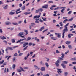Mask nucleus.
<instances>
[{"mask_svg":"<svg viewBox=\"0 0 76 76\" xmlns=\"http://www.w3.org/2000/svg\"><path fill=\"white\" fill-rule=\"evenodd\" d=\"M68 31V28H66L64 27V29L62 31V38H64V34L66 32H67Z\"/></svg>","mask_w":76,"mask_h":76,"instance_id":"1","label":"nucleus"},{"mask_svg":"<svg viewBox=\"0 0 76 76\" xmlns=\"http://www.w3.org/2000/svg\"><path fill=\"white\" fill-rule=\"evenodd\" d=\"M60 60L59 59H58L56 61V63H55V65L56 66V67H59V64L60 63Z\"/></svg>","mask_w":76,"mask_h":76,"instance_id":"2","label":"nucleus"},{"mask_svg":"<svg viewBox=\"0 0 76 76\" xmlns=\"http://www.w3.org/2000/svg\"><path fill=\"white\" fill-rule=\"evenodd\" d=\"M20 69H20H18L17 72H18L19 73H20L21 72V71H22V72H25V70H23V68H22V67H20Z\"/></svg>","mask_w":76,"mask_h":76,"instance_id":"3","label":"nucleus"},{"mask_svg":"<svg viewBox=\"0 0 76 76\" xmlns=\"http://www.w3.org/2000/svg\"><path fill=\"white\" fill-rule=\"evenodd\" d=\"M25 34V33L24 32H20L19 33V34H18V37H20V36H22V35H24Z\"/></svg>","mask_w":76,"mask_h":76,"instance_id":"4","label":"nucleus"},{"mask_svg":"<svg viewBox=\"0 0 76 76\" xmlns=\"http://www.w3.org/2000/svg\"><path fill=\"white\" fill-rule=\"evenodd\" d=\"M24 43L23 44V48L25 47L27 45H28V43L26 42H24Z\"/></svg>","mask_w":76,"mask_h":76,"instance_id":"5","label":"nucleus"},{"mask_svg":"<svg viewBox=\"0 0 76 76\" xmlns=\"http://www.w3.org/2000/svg\"><path fill=\"white\" fill-rule=\"evenodd\" d=\"M57 70H58L57 71L58 73V74L59 75H60V73H61L63 72L61 71V69H59L58 68H57Z\"/></svg>","mask_w":76,"mask_h":76,"instance_id":"6","label":"nucleus"},{"mask_svg":"<svg viewBox=\"0 0 76 76\" xmlns=\"http://www.w3.org/2000/svg\"><path fill=\"white\" fill-rule=\"evenodd\" d=\"M5 24L6 25H11L12 23L9 21H6L5 23Z\"/></svg>","mask_w":76,"mask_h":76,"instance_id":"7","label":"nucleus"},{"mask_svg":"<svg viewBox=\"0 0 76 76\" xmlns=\"http://www.w3.org/2000/svg\"><path fill=\"white\" fill-rule=\"evenodd\" d=\"M39 18H38L37 19H36L35 20V23H39Z\"/></svg>","mask_w":76,"mask_h":76,"instance_id":"8","label":"nucleus"},{"mask_svg":"<svg viewBox=\"0 0 76 76\" xmlns=\"http://www.w3.org/2000/svg\"><path fill=\"white\" fill-rule=\"evenodd\" d=\"M60 9H63L61 10V13H64V12L63 11H64V10H65V9H66V7H60Z\"/></svg>","mask_w":76,"mask_h":76,"instance_id":"9","label":"nucleus"},{"mask_svg":"<svg viewBox=\"0 0 76 76\" xmlns=\"http://www.w3.org/2000/svg\"><path fill=\"white\" fill-rule=\"evenodd\" d=\"M48 5H45L44 6H42V8H43V9H48Z\"/></svg>","mask_w":76,"mask_h":76,"instance_id":"10","label":"nucleus"},{"mask_svg":"<svg viewBox=\"0 0 76 76\" xmlns=\"http://www.w3.org/2000/svg\"><path fill=\"white\" fill-rule=\"evenodd\" d=\"M40 16H41L40 15H36L33 17V19H35V18H36V19H37L38 18H39L40 17Z\"/></svg>","mask_w":76,"mask_h":76,"instance_id":"11","label":"nucleus"},{"mask_svg":"<svg viewBox=\"0 0 76 76\" xmlns=\"http://www.w3.org/2000/svg\"><path fill=\"white\" fill-rule=\"evenodd\" d=\"M61 65L63 69H65V68H66V65L64 64H62Z\"/></svg>","mask_w":76,"mask_h":76,"instance_id":"12","label":"nucleus"},{"mask_svg":"<svg viewBox=\"0 0 76 76\" xmlns=\"http://www.w3.org/2000/svg\"><path fill=\"white\" fill-rule=\"evenodd\" d=\"M34 39L35 40V41H37V42H39V39H38L37 38V37H34Z\"/></svg>","mask_w":76,"mask_h":76,"instance_id":"13","label":"nucleus"},{"mask_svg":"<svg viewBox=\"0 0 76 76\" xmlns=\"http://www.w3.org/2000/svg\"><path fill=\"white\" fill-rule=\"evenodd\" d=\"M0 38L1 39H2V40H4V39H6V38L4 37V36H3L2 37L0 36Z\"/></svg>","mask_w":76,"mask_h":76,"instance_id":"14","label":"nucleus"},{"mask_svg":"<svg viewBox=\"0 0 76 76\" xmlns=\"http://www.w3.org/2000/svg\"><path fill=\"white\" fill-rule=\"evenodd\" d=\"M40 70L42 72H43V71H45V67H41Z\"/></svg>","mask_w":76,"mask_h":76,"instance_id":"15","label":"nucleus"},{"mask_svg":"<svg viewBox=\"0 0 76 76\" xmlns=\"http://www.w3.org/2000/svg\"><path fill=\"white\" fill-rule=\"evenodd\" d=\"M45 29L44 26H43L42 27H41L39 29V31H42V30H44Z\"/></svg>","mask_w":76,"mask_h":76,"instance_id":"16","label":"nucleus"},{"mask_svg":"<svg viewBox=\"0 0 76 76\" xmlns=\"http://www.w3.org/2000/svg\"><path fill=\"white\" fill-rule=\"evenodd\" d=\"M72 61H76V57H75L70 59Z\"/></svg>","mask_w":76,"mask_h":76,"instance_id":"17","label":"nucleus"},{"mask_svg":"<svg viewBox=\"0 0 76 76\" xmlns=\"http://www.w3.org/2000/svg\"><path fill=\"white\" fill-rule=\"evenodd\" d=\"M71 36H73V34H70L68 35V38H71Z\"/></svg>","mask_w":76,"mask_h":76,"instance_id":"18","label":"nucleus"},{"mask_svg":"<svg viewBox=\"0 0 76 76\" xmlns=\"http://www.w3.org/2000/svg\"><path fill=\"white\" fill-rule=\"evenodd\" d=\"M7 48H8V49H9V50H11V51L13 50V49L12 48V47H7Z\"/></svg>","mask_w":76,"mask_h":76,"instance_id":"19","label":"nucleus"},{"mask_svg":"<svg viewBox=\"0 0 76 76\" xmlns=\"http://www.w3.org/2000/svg\"><path fill=\"white\" fill-rule=\"evenodd\" d=\"M34 67H35L36 69H38L39 70V68H38V67L37 66L35 65H34Z\"/></svg>","mask_w":76,"mask_h":76,"instance_id":"20","label":"nucleus"},{"mask_svg":"<svg viewBox=\"0 0 76 76\" xmlns=\"http://www.w3.org/2000/svg\"><path fill=\"white\" fill-rule=\"evenodd\" d=\"M68 47L69 49H72V48H72V45H68Z\"/></svg>","mask_w":76,"mask_h":76,"instance_id":"21","label":"nucleus"},{"mask_svg":"<svg viewBox=\"0 0 76 76\" xmlns=\"http://www.w3.org/2000/svg\"><path fill=\"white\" fill-rule=\"evenodd\" d=\"M62 62L63 63V64H67V63H68V61H62Z\"/></svg>","mask_w":76,"mask_h":76,"instance_id":"22","label":"nucleus"},{"mask_svg":"<svg viewBox=\"0 0 76 76\" xmlns=\"http://www.w3.org/2000/svg\"><path fill=\"white\" fill-rule=\"evenodd\" d=\"M21 9L23 10H25V6L24 5V6L22 7Z\"/></svg>","mask_w":76,"mask_h":76,"instance_id":"23","label":"nucleus"},{"mask_svg":"<svg viewBox=\"0 0 76 76\" xmlns=\"http://www.w3.org/2000/svg\"><path fill=\"white\" fill-rule=\"evenodd\" d=\"M71 43V42L69 41H66L65 42V43L66 44H70Z\"/></svg>","mask_w":76,"mask_h":76,"instance_id":"24","label":"nucleus"},{"mask_svg":"<svg viewBox=\"0 0 76 76\" xmlns=\"http://www.w3.org/2000/svg\"><path fill=\"white\" fill-rule=\"evenodd\" d=\"M51 39H52L53 40H56L57 39V37H51Z\"/></svg>","mask_w":76,"mask_h":76,"instance_id":"25","label":"nucleus"},{"mask_svg":"<svg viewBox=\"0 0 76 76\" xmlns=\"http://www.w3.org/2000/svg\"><path fill=\"white\" fill-rule=\"evenodd\" d=\"M12 23L13 25H18L17 23Z\"/></svg>","mask_w":76,"mask_h":76,"instance_id":"26","label":"nucleus"},{"mask_svg":"<svg viewBox=\"0 0 76 76\" xmlns=\"http://www.w3.org/2000/svg\"><path fill=\"white\" fill-rule=\"evenodd\" d=\"M61 33H59L58 34L57 37L58 38H60V37H61Z\"/></svg>","mask_w":76,"mask_h":76,"instance_id":"27","label":"nucleus"},{"mask_svg":"<svg viewBox=\"0 0 76 76\" xmlns=\"http://www.w3.org/2000/svg\"><path fill=\"white\" fill-rule=\"evenodd\" d=\"M40 65H43L44 64L43 63V62L41 61L40 62Z\"/></svg>","mask_w":76,"mask_h":76,"instance_id":"28","label":"nucleus"},{"mask_svg":"<svg viewBox=\"0 0 76 76\" xmlns=\"http://www.w3.org/2000/svg\"><path fill=\"white\" fill-rule=\"evenodd\" d=\"M26 40V41H29V40H31V37H29Z\"/></svg>","mask_w":76,"mask_h":76,"instance_id":"29","label":"nucleus"},{"mask_svg":"<svg viewBox=\"0 0 76 76\" xmlns=\"http://www.w3.org/2000/svg\"><path fill=\"white\" fill-rule=\"evenodd\" d=\"M38 10H39V12H42L43 11V9H42L41 8L39 9Z\"/></svg>","mask_w":76,"mask_h":76,"instance_id":"30","label":"nucleus"},{"mask_svg":"<svg viewBox=\"0 0 76 76\" xmlns=\"http://www.w3.org/2000/svg\"><path fill=\"white\" fill-rule=\"evenodd\" d=\"M45 65H46L47 67H49V65H48V63H46Z\"/></svg>","mask_w":76,"mask_h":76,"instance_id":"31","label":"nucleus"},{"mask_svg":"<svg viewBox=\"0 0 76 76\" xmlns=\"http://www.w3.org/2000/svg\"><path fill=\"white\" fill-rule=\"evenodd\" d=\"M69 23H68L66 24L64 26V28H68L67 26L69 25Z\"/></svg>","mask_w":76,"mask_h":76,"instance_id":"32","label":"nucleus"},{"mask_svg":"<svg viewBox=\"0 0 76 76\" xmlns=\"http://www.w3.org/2000/svg\"><path fill=\"white\" fill-rule=\"evenodd\" d=\"M28 46H27L26 47H25L23 50V51H25V50H26V49H28Z\"/></svg>","mask_w":76,"mask_h":76,"instance_id":"33","label":"nucleus"},{"mask_svg":"<svg viewBox=\"0 0 76 76\" xmlns=\"http://www.w3.org/2000/svg\"><path fill=\"white\" fill-rule=\"evenodd\" d=\"M7 7H8V5H6L4 8V9H7Z\"/></svg>","mask_w":76,"mask_h":76,"instance_id":"34","label":"nucleus"},{"mask_svg":"<svg viewBox=\"0 0 76 76\" xmlns=\"http://www.w3.org/2000/svg\"><path fill=\"white\" fill-rule=\"evenodd\" d=\"M11 41L12 43H14L15 42V40L14 39H11Z\"/></svg>","mask_w":76,"mask_h":76,"instance_id":"35","label":"nucleus"},{"mask_svg":"<svg viewBox=\"0 0 76 76\" xmlns=\"http://www.w3.org/2000/svg\"><path fill=\"white\" fill-rule=\"evenodd\" d=\"M15 13V12H10L9 13V15H14Z\"/></svg>","mask_w":76,"mask_h":76,"instance_id":"36","label":"nucleus"},{"mask_svg":"<svg viewBox=\"0 0 76 76\" xmlns=\"http://www.w3.org/2000/svg\"><path fill=\"white\" fill-rule=\"evenodd\" d=\"M53 3V1H48V3L49 4Z\"/></svg>","mask_w":76,"mask_h":76,"instance_id":"37","label":"nucleus"},{"mask_svg":"<svg viewBox=\"0 0 76 76\" xmlns=\"http://www.w3.org/2000/svg\"><path fill=\"white\" fill-rule=\"evenodd\" d=\"M39 10H36L35 11V13H39Z\"/></svg>","mask_w":76,"mask_h":76,"instance_id":"38","label":"nucleus"},{"mask_svg":"<svg viewBox=\"0 0 76 76\" xmlns=\"http://www.w3.org/2000/svg\"><path fill=\"white\" fill-rule=\"evenodd\" d=\"M62 56H61V58H64V55L63 53L61 54Z\"/></svg>","mask_w":76,"mask_h":76,"instance_id":"39","label":"nucleus"},{"mask_svg":"<svg viewBox=\"0 0 76 76\" xmlns=\"http://www.w3.org/2000/svg\"><path fill=\"white\" fill-rule=\"evenodd\" d=\"M72 11H70L68 12V15H70L72 13Z\"/></svg>","mask_w":76,"mask_h":76,"instance_id":"40","label":"nucleus"},{"mask_svg":"<svg viewBox=\"0 0 76 76\" xmlns=\"http://www.w3.org/2000/svg\"><path fill=\"white\" fill-rule=\"evenodd\" d=\"M60 7H57V8H56L54 9V10H58V9H60Z\"/></svg>","mask_w":76,"mask_h":76,"instance_id":"41","label":"nucleus"},{"mask_svg":"<svg viewBox=\"0 0 76 76\" xmlns=\"http://www.w3.org/2000/svg\"><path fill=\"white\" fill-rule=\"evenodd\" d=\"M43 76H50L49 75V74H45V75H43Z\"/></svg>","mask_w":76,"mask_h":76,"instance_id":"42","label":"nucleus"},{"mask_svg":"<svg viewBox=\"0 0 76 76\" xmlns=\"http://www.w3.org/2000/svg\"><path fill=\"white\" fill-rule=\"evenodd\" d=\"M73 20V18H72L69 19L68 20L69 21H70V22Z\"/></svg>","mask_w":76,"mask_h":76,"instance_id":"43","label":"nucleus"},{"mask_svg":"<svg viewBox=\"0 0 76 76\" xmlns=\"http://www.w3.org/2000/svg\"><path fill=\"white\" fill-rule=\"evenodd\" d=\"M30 13H31V12H25L24 13V14L25 15H28V14H30Z\"/></svg>","mask_w":76,"mask_h":76,"instance_id":"44","label":"nucleus"},{"mask_svg":"<svg viewBox=\"0 0 76 76\" xmlns=\"http://www.w3.org/2000/svg\"><path fill=\"white\" fill-rule=\"evenodd\" d=\"M48 31V28H47L46 29H45V30H44L42 31L43 33H44V32H46V31Z\"/></svg>","mask_w":76,"mask_h":76,"instance_id":"45","label":"nucleus"},{"mask_svg":"<svg viewBox=\"0 0 76 76\" xmlns=\"http://www.w3.org/2000/svg\"><path fill=\"white\" fill-rule=\"evenodd\" d=\"M60 53V52H59L58 50H56V53H57V54H58V53Z\"/></svg>","mask_w":76,"mask_h":76,"instance_id":"46","label":"nucleus"},{"mask_svg":"<svg viewBox=\"0 0 76 76\" xmlns=\"http://www.w3.org/2000/svg\"><path fill=\"white\" fill-rule=\"evenodd\" d=\"M28 45L29 46H31V45H32V43H29L28 44Z\"/></svg>","mask_w":76,"mask_h":76,"instance_id":"47","label":"nucleus"},{"mask_svg":"<svg viewBox=\"0 0 76 76\" xmlns=\"http://www.w3.org/2000/svg\"><path fill=\"white\" fill-rule=\"evenodd\" d=\"M67 75H68V73L67 72H65V76H67Z\"/></svg>","mask_w":76,"mask_h":76,"instance_id":"48","label":"nucleus"},{"mask_svg":"<svg viewBox=\"0 0 76 76\" xmlns=\"http://www.w3.org/2000/svg\"><path fill=\"white\" fill-rule=\"evenodd\" d=\"M0 32L1 34L3 33V31L2 30V29H1V28H0Z\"/></svg>","mask_w":76,"mask_h":76,"instance_id":"49","label":"nucleus"},{"mask_svg":"<svg viewBox=\"0 0 76 76\" xmlns=\"http://www.w3.org/2000/svg\"><path fill=\"white\" fill-rule=\"evenodd\" d=\"M24 32H26V33H27V34H28V30H24Z\"/></svg>","mask_w":76,"mask_h":76,"instance_id":"50","label":"nucleus"},{"mask_svg":"<svg viewBox=\"0 0 76 76\" xmlns=\"http://www.w3.org/2000/svg\"><path fill=\"white\" fill-rule=\"evenodd\" d=\"M11 56H8V57L7 58V60H9V58H10Z\"/></svg>","mask_w":76,"mask_h":76,"instance_id":"51","label":"nucleus"},{"mask_svg":"<svg viewBox=\"0 0 76 76\" xmlns=\"http://www.w3.org/2000/svg\"><path fill=\"white\" fill-rule=\"evenodd\" d=\"M23 55V53H20L19 54V56H21Z\"/></svg>","mask_w":76,"mask_h":76,"instance_id":"52","label":"nucleus"},{"mask_svg":"<svg viewBox=\"0 0 76 76\" xmlns=\"http://www.w3.org/2000/svg\"><path fill=\"white\" fill-rule=\"evenodd\" d=\"M63 19H67V17H63Z\"/></svg>","mask_w":76,"mask_h":76,"instance_id":"53","label":"nucleus"},{"mask_svg":"<svg viewBox=\"0 0 76 76\" xmlns=\"http://www.w3.org/2000/svg\"><path fill=\"white\" fill-rule=\"evenodd\" d=\"M4 63V60H2V61L0 62V64H3Z\"/></svg>","mask_w":76,"mask_h":76,"instance_id":"54","label":"nucleus"},{"mask_svg":"<svg viewBox=\"0 0 76 76\" xmlns=\"http://www.w3.org/2000/svg\"><path fill=\"white\" fill-rule=\"evenodd\" d=\"M20 8H19L16 11V12H18V11H20Z\"/></svg>","mask_w":76,"mask_h":76,"instance_id":"55","label":"nucleus"},{"mask_svg":"<svg viewBox=\"0 0 76 76\" xmlns=\"http://www.w3.org/2000/svg\"><path fill=\"white\" fill-rule=\"evenodd\" d=\"M69 50H68L67 51L65 52V54H67L68 53H69Z\"/></svg>","mask_w":76,"mask_h":76,"instance_id":"56","label":"nucleus"},{"mask_svg":"<svg viewBox=\"0 0 76 76\" xmlns=\"http://www.w3.org/2000/svg\"><path fill=\"white\" fill-rule=\"evenodd\" d=\"M15 60H16V58L15 57H14L13 58V61H15Z\"/></svg>","mask_w":76,"mask_h":76,"instance_id":"57","label":"nucleus"},{"mask_svg":"<svg viewBox=\"0 0 76 76\" xmlns=\"http://www.w3.org/2000/svg\"><path fill=\"white\" fill-rule=\"evenodd\" d=\"M19 7H22V4L21 3L20 4H19Z\"/></svg>","mask_w":76,"mask_h":76,"instance_id":"58","label":"nucleus"},{"mask_svg":"<svg viewBox=\"0 0 76 76\" xmlns=\"http://www.w3.org/2000/svg\"><path fill=\"white\" fill-rule=\"evenodd\" d=\"M59 58L60 60H63V58H61V57H59Z\"/></svg>","mask_w":76,"mask_h":76,"instance_id":"59","label":"nucleus"},{"mask_svg":"<svg viewBox=\"0 0 76 76\" xmlns=\"http://www.w3.org/2000/svg\"><path fill=\"white\" fill-rule=\"evenodd\" d=\"M6 2L7 3H10V2H12V1H9V0H7Z\"/></svg>","mask_w":76,"mask_h":76,"instance_id":"60","label":"nucleus"},{"mask_svg":"<svg viewBox=\"0 0 76 76\" xmlns=\"http://www.w3.org/2000/svg\"><path fill=\"white\" fill-rule=\"evenodd\" d=\"M24 42H20V44H23Z\"/></svg>","mask_w":76,"mask_h":76,"instance_id":"61","label":"nucleus"},{"mask_svg":"<svg viewBox=\"0 0 76 76\" xmlns=\"http://www.w3.org/2000/svg\"><path fill=\"white\" fill-rule=\"evenodd\" d=\"M59 24H60V26H63V24H62V22L59 23Z\"/></svg>","mask_w":76,"mask_h":76,"instance_id":"62","label":"nucleus"},{"mask_svg":"<svg viewBox=\"0 0 76 76\" xmlns=\"http://www.w3.org/2000/svg\"><path fill=\"white\" fill-rule=\"evenodd\" d=\"M72 63L73 64H76V62H73Z\"/></svg>","mask_w":76,"mask_h":76,"instance_id":"63","label":"nucleus"},{"mask_svg":"<svg viewBox=\"0 0 76 76\" xmlns=\"http://www.w3.org/2000/svg\"><path fill=\"white\" fill-rule=\"evenodd\" d=\"M22 23V21H20L18 22V24H20V23Z\"/></svg>","mask_w":76,"mask_h":76,"instance_id":"64","label":"nucleus"}]
</instances>
